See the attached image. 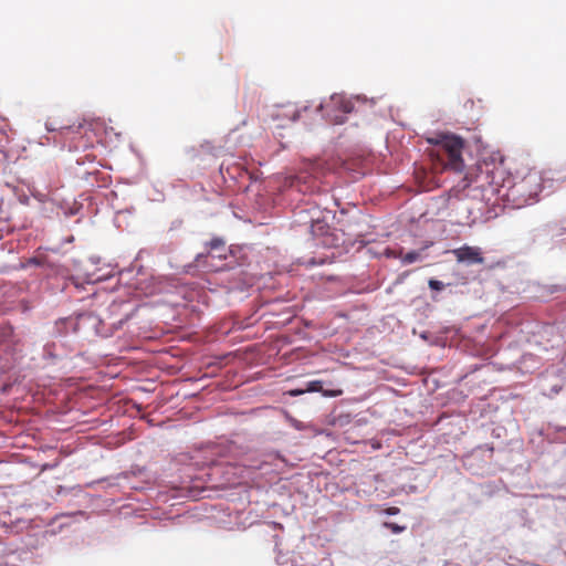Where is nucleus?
Wrapping results in <instances>:
<instances>
[{"label": "nucleus", "mask_w": 566, "mask_h": 566, "mask_svg": "<svg viewBox=\"0 0 566 566\" xmlns=\"http://www.w3.org/2000/svg\"><path fill=\"white\" fill-rule=\"evenodd\" d=\"M427 142L431 145L428 154L437 171L452 170L461 172L463 170L462 150L464 140L461 137L454 134L439 133L428 137Z\"/></svg>", "instance_id": "f257e3e1"}, {"label": "nucleus", "mask_w": 566, "mask_h": 566, "mask_svg": "<svg viewBox=\"0 0 566 566\" xmlns=\"http://www.w3.org/2000/svg\"><path fill=\"white\" fill-rule=\"evenodd\" d=\"M543 189V179L539 171L531 169L518 181H515L506 193L518 206L530 205L536 200V197Z\"/></svg>", "instance_id": "f03ea898"}, {"label": "nucleus", "mask_w": 566, "mask_h": 566, "mask_svg": "<svg viewBox=\"0 0 566 566\" xmlns=\"http://www.w3.org/2000/svg\"><path fill=\"white\" fill-rule=\"evenodd\" d=\"M452 254L455 256L457 261L461 263H484V258L482 255L481 249L478 247L462 245L460 248L452 250Z\"/></svg>", "instance_id": "7ed1b4c3"}, {"label": "nucleus", "mask_w": 566, "mask_h": 566, "mask_svg": "<svg viewBox=\"0 0 566 566\" xmlns=\"http://www.w3.org/2000/svg\"><path fill=\"white\" fill-rule=\"evenodd\" d=\"M327 107H333L343 113L342 116L335 115L332 119L334 124H343L345 120L344 115L350 113L354 109V104L343 95H333L331 96Z\"/></svg>", "instance_id": "20e7f679"}, {"label": "nucleus", "mask_w": 566, "mask_h": 566, "mask_svg": "<svg viewBox=\"0 0 566 566\" xmlns=\"http://www.w3.org/2000/svg\"><path fill=\"white\" fill-rule=\"evenodd\" d=\"M305 390H306V392H322L324 396H327V397H337L343 394L342 390H331V391L323 390V384L321 380L310 381L307 384V387Z\"/></svg>", "instance_id": "39448f33"}, {"label": "nucleus", "mask_w": 566, "mask_h": 566, "mask_svg": "<svg viewBox=\"0 0 566 566\" xmlns=\"http://www.w3.org/2000/svg\"><path fill=\"white\" fill-rule=\"evenodd\" d=\"M420 258V253L417 252V251H410L408 253H406L405 255L401 256V260L405 264H410V263H413L416 261H418Z\"/></svg>", "instance_id": "423d86ee"}, {"label": "nucleus", "mask_w": 566, "mask_h": 566, "mask_svg": "<svg viewBox=\"0 0 566 566\" xmlns=\"http://www.w3.org/2000/svg\"><path fill=\"white\" fill-rule=\"evenodd\" d=\"M382 525H384V527H386L387 530H390L395 534H399V533H402L406 531L405 525H398L392 522H385Z\"/></svg>", "instance_id": "0eeeda50"}, {"label": "nucleus", "mask_w": 566, "mask_h": 566, "mask_svg": "<svg viewBox=\"0 0 566 566\" xmlns=\"http://www.w3.org/2000/svg\"><path fill=\"white\" fill-rule=\"evenodd\" d=\"M307 212V210L305 209H300V211L296 213L298 216V221L302 222L303 224H310L311 228L313 227V223L315 221V218L314 217H311L308 220L304 217L303 218V214Z\"/></svg>", "instance_id": "6e6552de"}, {"label": "nucleus", "mask_w": 566, "mask_h": 566, "mask_svg": "<svg viewBox=\"0 0 566 566\" xmlns=\"http://www.w3.org/2000/svg\"><path fill=\"white\" fill-rule=\"evenodd\" d=\"M428 285L431 290L441 291L444 289V284L436 279H430Z\"/></svg>", "instance_id": "1a4fd4ad"}, {"label": "nucleus", "mask_w": 566, "mask_h": 566, "mask_svg": "<svg viewBox=\"0 0 566 566\" xmlns=\"http://www.w3.org/2000/svg\"><path fill=\"white\" fill-rule=\"evenodd\" d=\"M211 250L218 249L219 247L224 245V241L220 238H214L208 243Z\"/></svg>", "instance_id": "9d476101"}, {"label": "nucleus", "mask_w": 566, "mask_h": 566, "mask_svg": "<svg viewBox=\"0 0 566 566\" xmlns=\"http://www.w3.org/2000/svg\"><path fill=\"white\" fill-rule=\"evenodd\" d=\"M284 115H286V116L289 115V116H291L292 120H296V119L300 118V109H297V108H292V109L286 108Z\"/></svg>", "instance_id": "9b49d317"}, {"label": "nucleus", "mask_w": 566, "mask_h": 566, "mask_svg": "<svg viewBox=\"0 0 566 566\" xmlns=\"http://www.w3.org/2000/svg\"><path fill=\"white\" fill-rule=\"evenodd\" d=\"M381 512H384L388 515H397L400 513V509L397 506H389V507L382 510Z\"/></svg>", "instance_id": "f8f14e48"}, {"label": "nucleus", "mask_w": 566, "mask_h": 566, "mask_svg": "<svg viewBox=\"0 0 566 566\" xmlns=\"http://www.w3.org/2000/svg\"><path fill=\"white\" fill-rule=\"evenodd\" d=\"M11 333H12L11 327H3V328L0 331V342H3V340H2V337L7 336V335H10Z\"/></svg>", "instance_id": "ddd939ff"}, {"label": "nucleus", "mask_w": 566, "mask_h": 566, "mask_svg": "<svg viewBox=\"0 0 566 566\" xmlns=\"http://www.w3.org/2000/svg\"><path fill=\"white\" fill-rule=\"evenodd\" d=\"M7 143L8 136L3 132H0V148L4 147Z\"/></svg>", "instance_id": "4468645a"}, {"label": "nucleus", "mask_w": 566, "mask_h": 566, "mask_svg": "<svg viewBox=\"0 0 566 566\" xmlns=\"http://www.w3.org/2000/svg\"><path fill=\"white\" fill-rule=\"evenodd\" d=\"M304 392H306L305 389H294V390H290L289 395L292 397H296V396L303 395Z\"/></svg>", "instance_id": "2eb2a0df"}, {"label": "nucleus", "mask_w": 566, "mask_h": 566, "mask_svg": "<svg viewBox=\"0 0 566 566\" xmlns=\"http://www.w3.org/2000/svg\"><path fill=\"white\" fill-rule=\"evenodd\" d=\"M82 123L83 124H86V123H99V120H83Z\"/></svg>", "instance_id": "dca6fc26"}, {"label": "nucleus", "mask_w": 566, "mask_h": 566, "mask_svg": "<svg viewBox=\"0 0 566 566\" xmlns=\"http://www.w3.org/2000/svg\"><path fill=\"white\" fill-rule=\"evenodd\" d=\"M322 109H323V104H319V105L317 106V111H322Z\"/></svg>", "instance_id": "f3484780"}]
</instances>
